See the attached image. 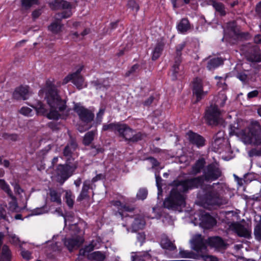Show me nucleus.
Returning <instances> with one entry per match:
<instances>
[{
    "mask_svg": "<svg viewBox=\"0 0 261 261\" xmlns=\"http://www.w3.org/2000/svg\"><path fill=\"white\" fill-rule=\"evenodd\" d=\"M155 98L154 96L151 95L147 99L144 100L143 102V105L145 107H149L150 106L151 103L153 102V100H154Z\"/></svg>",
    "mask_w": 261,
    "mask_h": 261,
    "instance_id": "60",
    "label": "nucleus"
},
{
    "mask_svg": "<svg viewBox=\"0 0 261 261\" xmlns=\"http://www.w3.org/2000/svg\"><path fill=\"white\" fill-rule=\"evenodd\" d=\"M132 211L133 210L129 208L128 206H127L126 205L123 204L121 206V208H120V211H117L115 213V215L117 216H119L121 218V219H123V217H124V215L123 213L124 212H132Z\"/></svg>",
    "mask_w": 261,
    "mask_h": 261,
    "instance_id": "47",
    "label": "nucleus"
},
{
    "mask_svg": "<svg viewBox=\"0 0 261 261\" xmlns=\"http://www.w3.org/2000/svg\"><path fill=\"white\" fill-rule=\"evenodd\" d=\"M161 245L163 249L170 251H174L176 249V246L168 237L162 238L161 241Z\"/></svg>",
    "mask_w": 261,
    "mask_h": 261,
    "instance_id": "33",
    "label": "nucleus"
},
{
    "mask_svg": "<svg viewBox=\"0 0 261 261\" xmlns=\"http://www.w3.org/2000/svg\"><path fill=\"white\" fill-rule=\"evenodd\" d=\"M78 163L65 161L64 164H59L56 168V172L58 180L60 183L63 184L71 177L77 168Z\"/></svg>",
    "mask_w": 261,
    "mask_h": 261,
    "instance_id": "6",
    "label": "nucleus"
},
{
    "mask_svg": "<svg viewBox=\"0 0 261 261\" xmlns=\"http://www.w3.org/2000/svg\"><path fill=\"white\" fill-rule=\"evenodd\" d=\"M182 62V59H178L174 58V63L171 67L172 71V80L175 81L177 79V75L179 71V66Z\"/></svg>",
    "mask_w": 261,
    "mask_h": 261,
    "instance_id": "31",
    "label": "nucleus"
},
{
    "mask_svg": "<svg viewBox=\"0 0 261 261\" xmlns=\"http://www.w3.org/2000/svg\"><path fill=\"white\" fill-rule=\"evenodd\" d=\"M145 224L146 222L143 218L140 217H136L132 224V231L137 232L139 230L143 229Z\"/></svg>",
    "mask_w": 261,
    "mask_h": 261,
    "instance_id": "25",
    "label": "nucleus"
},
{
    "mask_svg": "<svg viewBox=\"0 0 261 261\" xmlns=\"http://www.w3.org/2000/svg\"><path fill=\"white\" fill-rule=\"evenodd\" d=\"M96 133V130H92L87 132L83 137V144L85 146H89L94 140Z\"/></svg>",
    "mask_w": 261,
    "mask_h": 261,
    "instance_id": "29",
    "label": "nucleus"
},
{
    "mask_svg": "<svg viewBox=\"0 0 261 261\" xmlns=\"http://www.w3.org/2000/svg\"><path fill=\"white\" fill-rule=\"evenodd\" d=\"M227 96L225 93H219L216 100V103L214 105L218 106V108L223 107L227 100Z\"/></svg>",
    "mask_w": 261,
    "mask_h": 261,
    "instance_id": "43",
    "label": "nucleus"
},
{
    "mask_svg": "<svg viewBox=\"0 0 261 261\" xmlns=\"http://www.w3.org/2000/svg\"><path fill=\"white\" fill-rule=\"evenodd\" d=\"M0 188L9 195L12 193L9 185L3 179H0Z\"/></svg>",
    "mask_w": 261,
    "mask_h": 261,
    "instance_id": "49",
    "label": "nucleus"
},
{
    "mask_svg": "<svg viewBox=\"0 0 261 261\" xmlns=\"http://www.w3.org/2000/svg\"><path fill=\"white\" fill-rule=\"evenodd\" d=\"M247 59L251 62H260L261 53L259 48L257 47L251 48L248 51Z\"/></svg>",
    "mask_w": 261,
    "mask_h": 261,
    "instance_id": "22",
    "label": "nucleus"
},
{
    "mask_svg": "<svg viewBox=\"0 0 261 261\" xmlns=\"http://www.w3.org/2000/svg\"><path fill=\"white\" fill-rule=\"evenodd\" d=\"M192 245L193 250L197 252L201 251L206 249V246L201 234L196 235L192 241Z\"/></svg>",
    "mask_w": 261,
    "mask_h": 261,
    "instance_id": "19",
    "label": "nucleus"
},
{
    "mask_svg": "<svg viewBox=\"0 0 261 261\" xmlns=\"http://www.w3.org/2000/svg\"><path fill=\"white\" fill-rule=\"evenodd\" d=\"M144 135L141 132H138L135 134H133L132 138H129L128 143H137L143 139Z\"/></svg>",
    "mask_w": 261,
    "mask_h": 261,
    "instance_id": "44",
    "label": "nucleus"
},
{
    "mask_svg": "<svg viewBox=\"0 0 261 261\" xmlns=\"http://www.w3.org/2000/svg\"><path fill=\"white\" fill-rule=\"evenodd\" d=\"M187 44V42L184 41L175 46V59H176V60L182 59V51L185 48Z\"/></svg>",
    "mask_w": 261,
    "mask_h": 261,
    "instance_id": "37",
    "label": "nucleus"
},
{
    "mask_svg": "<svg viewBox=\"0 0 261 261\" xmlns=\"http://www.w3.org/2000/svg\"><path fill=\"white\" fill-rule=\"evenodd\" d=\"M50 8L53 10L62 9H69L72 7L70 3L64 0H54L49 4Z\"/></svg>",
    "mask_w": 261,
    "mask_h": 261,
    "instance_id": "23",
    "label": "nucleus"
},
{
    "mask_svg": "<svg viewBox=\"0 0 261 261\" xmlns=\"http://www.w3.org/2000/svg\"><path fill=\"white\" fill-rule=\"evenodd\" d=\"M140 65L139 64H134L126 72L125 76L126 77L129 76L130 75L133 74L134 73L140 70Z\"/></svg>",
    "mask_w": 261,
    "mask_h": 261,
    "instance_id": "48",
    "label": "nucleus"
},
{
    "mask_svg": "<svg viewBox=\"0 0 261 261\" xmlns=\"http://www.w3.org/2000/svg\"><path fill=\"white\" fill-rule=\"evenodd\" d=\"M147 159L150 161L153 168H156L160 165V163L154 157L149 156Z\"/></svg>",
    "mask_w": 261,
    "mask_h": 261,
    "instance_id": "57",
    "label": "nucleus"
},
{
    "mask_svg": "<svg viewBox=\"0 0 261 261\" xmlns=\"http://www.w3.org/2000/svg\"><path fill=\"white\" fill-rule=\"evenodd\" d=\"M120 122L111 123L109 124H103L102 127V131L106 132L107 130H111L113 132H119L120 128L121 125Z\"/></svg>",
    "mask_w": 261,
    "mask_h": 261,
    "instance_id": "34",
    "label": "nucleus"
},
{
    "mask_svg": "<svg viewBox=\"0 0 261 261\" xmlns=\"http://www.w3.org/2000/svg\"><path fill=\"white\" fill-rule=\"evenodd\" d=\"M155 180H156V185L158 188V191H159V194L160 192H162V178L159 175L155 174Z\"/></svg>",
    "mask_w": 261,
    "mask_h": 261,
    "instance_id": "55",
    "label": "nucleus"
},
{
    "mask_svg": "<svg viewBox=\"0 0 261 261\" xmlns=\"http://www.w3.org/2000/svg\"><path fill=\"white\" fill-rule=\"evenodd\" d=\"M64 10L62 12H59L56 14V19L60 20V21L62 19L68 18L71 16L72 15V13L71 11V7L69 9H63Z\"/></svg>",
    "mask_w": 261,
    "mask_h": 261,
    "instance_id": "39",
    "label": "nucleus"
},
{
    "mask_svg": "<svg viewBox=\"0 0 261 261\" xmlns=\"http://www.w3.org/2000/svg\"><path fill=\"white\" fill-rule=\"evenodd\" d=\"M78 148V144L74 138L71 137L67 144L63 150V155L65 158V161L68 162H75L73 157L74 152Z\"/></svg>",
    "mask_w": 261,
    "mask_h": 261,
    "instance_id": "10",
    "label": "nucleus"
},
{
    "mask_svg": "<svg viewBox=\"0 0 261 261\" xmlns=\"http://www.w3.org/2000/svg\"><path fill=\"white\" fill-rule=\"evenodd\" d=\"M225 138L221 133H217L213 137V141L212 143V150L216 152L221 151L223 150L224 146Z\"/></svg>",
    "mask_w": 261,
    "mask_h": 261,
    "instance_id": "16",
    "label": "nucleus"
},
{
    "mask_svg": "<svg viewBox=\"0 0 261 261\" xmlns=\"http://www.w3.org/2000/svg\"><path fill=\"white\" fill-rule=\"evenodd\" d=\"M254 235L257 241H261V224H257L254 229Z\"/></svg>",
    "mask_w": 261,
    "mask_h": 261,
    "instance_id": "51",
    "label": "nucleus"
},
{
    "mask_svg": "<svg viewBox=\"0 0 261 261\" xmlns=\"http://www.w3.org/2000/svg\"><path fill=\"white\" fill-rule=\"evenodd\" d=\"M128 8L130 9L132 11H135L136 13L140 9V6L135 0H128L127 4Z\"/></svg>",
    "mask_w": 261,
    "mask_h": 261,
    "instance_id": "45",
    "label": "nucleus"
},
{
    "mask_svg": "<svg viewBox=\"0 0 261 261\" xmlns=\"http://www.w3.org/2000/svg\"><path fill=\"white\" fill-rule=\"evenodd\" d=\"M138 242L140 243V245L142 246L145 240V234L144 232H139L137 235Z\"/></svg>",
    "mask_w": 261,
    "mask_h": 261,
    "instance_id": "58",
    "label": "nucleus"
},
{
    "mask_svg": "<svg viewBox=\"0 0 261 261\" xmlns=\"http://www.w3.org/2000/svg\"><path fill=\"white\" fill-rule=\"evenodd\" d=\"M203 258L204 261H218L217 258L213 255H203Z\"/></svg>",
    "mask_w": 261,
    "mask_h": 261,
    "instance_id": "64",
    "label": "nucleus"
},
{
    "mask_svg": "<svg viewBox=\"0 0 261 261\" xmlns=\"http://www.w3.org/2000/svg\"><path fill=\"white\" fill-rule=\"evenodd\" d=\"M73 110L77 114L80 120L84 123H89L94 120V113L79 103H74Z\"/></svg>",
    "mask_w": 261,
    "mask_h": 261,
    "instance_id": "9",
    "label": "nucleus"
},
{
    "mask_svg": "<svg viewBox=\"0 0 261 261\" xmlns=\"http://www.w3.org/2000/svg\"><path fill=\"white\" fill-rule=\"evenodd\" d=\"M105 110L103 109H100L98 113L96 115V123L97 124H100L102 119V116L104 114Z\"/></svg>",
    "mask_w": 261,
    "mask_h": 261,
    "instance_id": "59",
    "label": "nucleus"
},
{
    "mask_svg": "<svg viewBox=\"0 0 261 261\" xmlns=\"http://www.w3.org/2000/svg\"><path fill=\"white\" fill-rule=\"evenodd\" d=\"M60 125V122H56L54 121L49 122L47 125V126L51 129L53 131H57L60 129L59 125Z\"/></svg>",
    "mask_w": 261,
    "mask_h": 261,
    "instance_id": "54",
    "label": "nucleus"
},
{
    "mask_svg": "<svg viewBox=\"0 0 261 261\" xmlns=\"http://www.w3.org/2000/svg\"><path fill=\"white\" fill-rule=\"evenodd\" d=\"M203 192L200 199L207 205L220 206L227 203L226 200L221 195L220 190L214 189L211 186L207 189H203Z\"/></svg>",
    "mask_w": 261,
    "mask_h": 261,
    "instance_id": "5",
    "label": "nucleus"
},
{
    "mask_svg": "<svg viewBox=\"0 0 261 261\" xmlns=\"http://www.w3.org/2000/svg\"><path fill=\"white\" fill-rule=\"evenodd\" d=\"M135 132V130L130 128L127 124L122 123L118 135L120 137L123 138L125 141L128 143L129 138H132Z\"/></svg>",
    "mask_w": 261,
    "mask_h": 261,
    "instance_id": "18",
    "label": "nucleus"
},
{
    "mask_svg": "<svg viewBox=\"0 0 261 261\" xmlns=\"http://www.w3.org/2000/svg\"><path fill=\"white\" fill-rule=\"evenodd\" d=\"M193 94L196 97L195 103H198L207 95V92L204 91L202 84L195 82L193 84Z\"/></svg>",
    "mask_w": 261,
    "mask_h": 261,
    "instance_id": "15",
    "label": "nucleus"
},
{
    "mask_svg": "<svg viewBox=\"0 0 261 261\" xmlns=\"http://www.w3.org/2000/svg\"><path fill=\"white\" fill-rule=\"evenodd\" d=\"M92 189V187L90 180H85L83 182L82 191L77 198V201H82L87 198H89V195H88L89 190Z\"/></svg>",
    "mask_w": 261,
    "mask_h": 261,
    "instance_id": "21",
    "label": "nucleus"
},
{
    "mask_svg": "<svg viewBox=\"0 0 261 261\" xmlns=\"http://www.w3.org/2000/svg\"><path fill=\"white\" fill-rule=\"evenodd\" d=\"M147 195L148 191L146 188H140L137 194V198L139 200H143L146 198Z\"/></svg>",
    "mask_w": 261,
    "mask_h": 261,
    "instance_id": "46",
    "label": "nucleus"
},
{
    "mask_svg": "<svg viewBox=\"0 0 261 261\" xmlns=\"http://www.w3.org/2000/svg\"><path fill=\"white\" fill-rule=\"evenodd\" d=\"M164 46L165 44L163 42H158L152 52L151 59L152 61H155L160 58L163 51Z\"/></svg>",
    "mask_w": 261,
    "mask_h": 261,
    "instance_id": "27",
    "label": "nucleus"
},
{
    "mask_svg": "<svg viewBox=\"0 0 261 261\" xmlns=\"http://www.w3.org/2000/svg\"><path fill=\"white\" fill-rule=\"evenodd\" d=\"M49 195L51 202H56L58 204H61V193L60 192H59L55 189H50Z\"/></svg>",
    "mask_w": 261,
    "mask_h": 261,
    "instance_id": "35",
    "label": "nucleus"
},
{
    "mask_svg": "<svg viewBox=\"0 0 261 261\" xmlns=\"http://www.w3.org/2000/svg\"><path fill=\"white\" fill-rule=\"evenodd\" d=\"M104 150V149L101 147L100 145H97L96 148L94 149V150L92 151V153L93 155H96L99 153H103Z\"/></svg>",
    "mask_w": 261,
    "mask_h": 261,
    "instance_id": "63",
    "label": "nucleus"
},
{
    "mask_svg": "<svg viewBox=\"0 0 261 261\" xmlns=\"http://www.w3.org/2000/svg\"><path fill=\"white\" fill-rule=\"evenodd\" d=\"M11 252L9 247L4 245L2 249L0 254V261H11Z\"/></svg>",
    "mask_w": 261,
    "mask_h": 261,
    "instance_id": "32",
    "label": "nucleus"
},
{
    "mask_svg": "<svg viewBox=\"0 0 261 261\" xmlns=\"http://www.w3.org/2000/svg\"><path fill=\"white\" fill-rule=\"evenodd\" d=\"M179 254L180 256L182 258H195L194 255V253L191 251H189L187 250H180Z\"/></svg>",
    "mask_w": 261,
    "mask_h": 261,
    "instance_id": "53",
    "label": "nucleus"
},
{
    "mask_svg": "<svg viewBox=\"0 0 261 261\" xmlns=\"http://www.w3.org/2000/svg\"><path fill=\"white\" fill-rule=\"evenodd\" d=\"M211 5L221 16H224L226 14L224 5L221 3L217 2L216 0H212Z\"/></svg>",
    "mask_w": 261,
    "mask_h": 261,
    "instance_id": "30",
    "label": "nucleus"
},
{
    "mask_svg": "<svg viewBox=\"0 0 261 261\" xmlns=\"http://www.w3.org/2000/svg\"><path fill=\"white\" fill-rule=\"evenodd\" d=\"M83 68V65L80 66L75 72L68 74L63 79V84H66L69 82H71L78 89H82L84 79L81 73Z\"/></svg>",
    "mask_w": 261,
    "mask_h": 261,
    "instance_id": "8",
    "label": "nucleus"
},
{
    "mask_svg": "<svg viewBox=\"0 0 261 261\" xmlns=\"http://www.w3.org/2000/svg\"><path fill=\"white\" fill-rule=\"evenodd\" d=\"M187 135L189 142L198 148H200L205 145V138L200 135L190 130Z\"/></svg>",
    "mask_w": 261,
    "mask_h": 261,
    "instance_id": "14",
    "label": "nucleus"
},
{
    "mask_svg": "<svg viewBox=\"0 0 261 261\" xmlns=\"http://www.w3.org/2000/svg\"><path fill=\"white\" fill-rule=\"evenodd\" d=\"M222 175L221 169L214 163L208 164L203 169L202 175L186 179L184 182L185 189L202 187L204 181L212 182L219 179Z\"/></svg>",
    "mask_w": 261,
    "mask_h": 261,
    "instance_id": "3",
    "label": "nucleus"
},
{
    "mask_svg": "<svg viewBox=\"0 0 261 261\" xmlns=\"http://www.w3.org/2000/svg\"><path fill=\"white\" fill-rule=\"evenodd\" d=\"M75 196L70 190L65 191V200L69 208H72L74 203Z\"/></svg>",
    "mask_w": 261,
    "mask_h": 261,
    "instance_id": "36",
    "label": "nucleus"
},
{
    "mask_svg": "<svg viewBox=\"0 0 261 261\" xmlns=\"http://www.w3.org/2000/svg\"><path fill=\"white\" fill-rule=\"evenodd\" d=\"M248 132L245 135V139L249 143L259 145L249 150L248 154L250 157L261 156V125L257 120H251L248 127Z\"/></svg>",
    "mask_w": 261,
    "mask_h": 261,
    "instance_id": "4",
    "label": "nucleus"
},
{
    "mask_svg": "<svg viewBox=\"0 0 261 261\" xmlns=\"http://www.w3.org/2000/svg\"><path fill=\"white\" fill-rule=\"evenodd\" d=\"M223 64L224 60L221 57H215L208 61L206 68L208 70H212L223 65Z\"/></svg>",
    "mask_w": 261,
    "mask_h": 261,
    "instance_id": "26",
    "label": "nucleus"
},
{
    "mask_svg": "<svg viewBox=\"0 0 261 261\" xmlns=\"http://www.w3.org/2000/svg\"><path fill=\"white\" fill-rule=\"evenodd\" d=\"M3 138L5 140H10L12 141H16L18 140V135L16 134H9L4 133L2 135Z\"/></svg>",
    "mask_w": 261,
    "mask_h": 261,
    "instance_id": "50",
    "label": "nucleus"
},
{
    "mask_svg": "<svg viewBox=\"0 0 261 261\" xmlns=\"http://www.w3.org/2000/svg\"><path fill=\"white\" fill-rule=\"evenodd\" d=\"M201 224L205 228H211L216 224V220L214 217L208 213L202 214L200 217Z\"/></svg>",
    "mask_w": 261,
    "mask_h": 261,
    "instance_id": "17",
    "label": "nucleus"
},
{
    "mask_svg": "<svg viewBox=\"0 0 261 261\" xmlns=\"http://www.w3.org/2000/svg\"><path fill=\"white\" fill-rule=\"evenodd\" d=\"M106 257L105 254L100 251L93 252L89 255V258L95 261H103Z\"/></svg>",
    "mask_w": 261,
    "mask_h": 261,
    "instance_id": "38",
    "label": "nucleus"
},
{
    "mask_svg": "<svg viewBox=\"0 0 261 261\" xmlns=\"http://www.w3.org/2000/svg\"><path fill=\"white\" fill-rule=\"evenodd\" d=\"M231 229L239 237L249 239L251 237V231L247 229L243 224L239 222H233L230 225Z\"/></svg>",
    "mask_w": 261,
    "mask_h": 261,
    "instance_id": "12",
    "label": "nucleus"
},
{
    "mask_svg": "<svg viewBox=\"0 0 261 261\" xmlns=\"http://www.w3.org/2000/svg\"><path fill=\"white\" fill-rule=\"evenodd\" d=\"M62 25L60 22H54L51 23L48 27V30L54 34H58L61 31Z\"/></svg>",
    "mask_w": 261,
    "mask_h": 261,
    "instance_id": "40",
    "label": "nucleus"
},
{
    "mask_svg": "<svg viewBox=\"0 0 261 261\" xmlns=\"http://www.w3.org/2000/svg\"><path fill=\"white\" fill-rule=\"evenodd\" d=\"M221 112L218 106L211 105L205 111L204 119L205 123L211 126H218L221 122Z\"/></svg>",
    "mask_w": 261,
    "mask_h": 261,
    "instance_id": "7",
    "label": "nucleus"
},
{
    "mask_svg": "<svg viewBox=\"0 0 261 261\" xmlns=\"http://www.w3.org/2000/svg\"><path fill=\"white\" fill-rule=\"evenodd\" d=\"M29 93L28 87L20 86L15 89L13 93V97L16 100H25Z\"/></svg>",
    "mask_w": 261,
    "mask_h": 261,
    "instance_id": "20",
    "label": "nucleus"
},
{
    "mask_svg": "<svg viewBox=\"0 0 261 261\" xmlns=\"http://www.w3.org/2000/svg\"><path fill=\"white\" fill-rule=\"evenodd\" d=\"M206 162L203 158L197 160L192 167V170L194 174H197L201 172V170L204 169Z\"/></svg>",
    "mask_w": 261,
    "mask_h": 261,
    "instance_id": "28",
    "label": "nucleus"
},
{
    "mask_svg": "<svg viewBox=\"0 0 261 261\" xmlns=\"http://www.w3.org/2000/svg\"><path fill=\"white\" fill-rule=\"evenodd\" d=\"M38 0H21V5L25 10L30 9L33 5H38Z\"/></svg>",
    "mask_w": 261,
    "mask_h": 261,
    "instance_id": "42",
    "label": "nucleus"
},
{
    "mask_svg": "<svg viewBox=\"0 0 261 261\" xmlns=\"http://www.w3.org/2000/svg\"><path fill=\"white\" fill-rule=\"evenodd\" d=\"M207 245L212 248L217 250H225L228 244L220 236L210 237L207 240Z\"/></svg>",
    "mask_w": 261,
    "mask_h": 261,
    "instance_id": "13",
    "label": "nucleus"
},
{
    "mask_svg": "<svg viewBox=\"0 0 261 261\" xmlns=\"http://www.w3.org/2000/svg\"><path fill=\"white\" fill-rule=\"evenodd\" d=\"M32 112V110L28 107H22L20 110V113L25 116H28Z\"/></svg>",
    "mask_w": 261,
    "mask_h": 261,
    "instance_id": "62",
    "label": "nucleus"
},
{
    "mask_svg": "<svg viewBox=\"0 0 261 261\" xmlns=\"http://www.w3.org/2000/svg\"><path fill=\"white\" fill-rule=\"evenodd\" d=\"M237 77L243 82H245L248 78L247 75L243 72H238Z\"/></svg>",
    "mask_w": 261,
    "mask_h": 261,
    "instance_id": "61",
    "label": "nucleus"
},
{
    "mask_svg": "<svg viewBox=\"0 0 261 261\" xmlns=\"http://www.w3.org/2000/svg\"><path fill=\"white\" fill-rule=\"evenodd\" d=\"M46 99L50 107V111L46 108L45 105L40 101L32 106L37 114L46 116L49 120H58L60 119L66 120L69 116V110L64 112L67 108L66 101L62 99L59 95L56 88L54 85L48 87L46 93Z\"/></svg>",
    "mask_w": 261,
    "mask_h": 261,
    "instance_id": "1",
    "label": "nucleus"
},
{
    "mask_svg": "<svg viewBox=\"0 0 261 261\" xmlns=\"http://www.w3.org/2000/svg\"><path fill=\"white\" fill-rule=\"evenodd\" d=\"M45 206H42L41 207H37L35 209H34L32 212V214H31V216L33 215H39L41 214H43L45 213Z\"/></svg>",
    "mask_w": 261,
    "mask_h": 261,
    "instance_id": "56",
    "label": "nucleus"
},
{
    "mask_svg": "<svg viewBox=\"0 0 261 261\" xmlns=\"http://www.w3.org/2000/svg\"><path fill=\"white\" fill-rule=\"evenodd\" d=\"M84 242V239L80 236H77L74 238H65L63 240L65 246L70 252H72L74 249L79 248Z\"/></svg>",
    "mask_w": 261,
    "mask_h": 261,
    "instance_id": "11",
    "label": "nucleus"
},
{
    "mask_svg": "<svg viewBox=\"0 0 261 261\" xmlns=\"http://www.w3.org/2000/svg\"><path fill=\"white\" fill-rule=\"evenodd\" d=\"M232 31L238 40H248L250 34L248 32H239L237 31L235 28L232 29Z\"/></svg>",
    "mask_w": 261,
    "mask_h": 261,
    "instance_id": "41",
    "label": "nucleus"
},
{
    "mask_svg": "<svg viewBox=\"0 0 261 261\" xmlns=\"http://www.w3.org/2000/svg\"><path fill=\"white\" fill-rule=\"evenodd\" d=\"M191 28L190 22L187 18L181 19L176 25L177 31L182 34H186Z\"/></svg>",
    "mask_w": 261,
    "mask_h": 261,
    "instance_id": "24",
    "label": "nucleus"
},
{
    "mask_svg": "<svg viewBox=\"0 0 261 261\" xmlns=\"http://www.w3.org/2000/svg\"><path fill=\"white\" fill-rule=\"evenodd\" d=\"M246 199L248 201H253L259 202L261 200V192L259 191L258 193H256L251 196H246Z\"/></svg>",
    "mask_w": 261,
    "mask_h": 261,
    "instance_id": "52",
    "label": "nucleus"
},
{
    "mask_svg": "<svg viewBox=\"0 0 261 261\" xmlns=\"http://www.w3.org/2000/svg\"><path fill=\"white\" fill-rule=\"evenodd\" d=\"M186 179H175L170 184L173 187L170 191L169 196L166 198L164 202V207L168 209H177L179 207H185L186 205V197L181 193L188 192L189 190L195 188H188L185 189L184 182Z\"/></svg>",
    "mask_w": 261,
    "mask_h": 261,
    "instance_id": "2",
    "label": "nucleus"
}]
</instances>
